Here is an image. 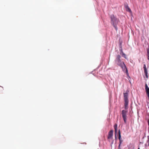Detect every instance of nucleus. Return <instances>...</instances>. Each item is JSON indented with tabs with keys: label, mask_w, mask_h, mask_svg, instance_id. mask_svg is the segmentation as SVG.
<instances>
[{
	"label": "nucleus",
	"mask_w": 149,
	"mask_h": 149,
	"mask_svg": "<svg viewBox=\"0 0 149 149\" xmlns=\"http://www.w3.org/2000/svg\"><path fill=\"white\" fill-rule=\"evenodd\" d=\"M124 100L125 101L124 106L125 110H123L122 111L121 114L124 123H126L127 119V114L128 112L127 110L128 109L129 100L128 99V93L127 92L123 93Z\"/></svg>",
	"instance_id": "1"
},
{
	"label": "nucleus",
	"mask_w": 149,
	"mask_h": 149,
	"mask_svg": "<svg viewBox=\"0 0 149 149\" xmlns=\"http://www.w3.org/2000/svg\"><path fill=\"white\" fill-rule=\"evenodd\" d=\"M111 18V23L113 25L116 30L117 29L116 25L118 22V19L115 17L113 15H111L110 16Z\"/></svg>",
	"instance_id": "2"
},
{
	"label": "nucleus",
	"mask_w": 149,
	"mask_h": 149,
	"mask_svg": "<svg viewBox=\"0 0 149 149\" xmlns=\"http://www.w3.org/2000/svg\"><path fill=\"white\" fill-rule=\"evenodd\" d=\"M120 56L119 55H117L116 59L115 60L117 65L119 66L124 63L123 62L121 61L120 59Z\"/></svg>",
	"instance_id": "3"
},
{
	"label": "nucleus",
	"mask_w": 149,
	"mask_h": 149,
	"mask_svg": "<svg viewBox=\"0 0 149 149\" xmlns=\"http://www.w3.org/2000/svg\"><path fill=\"white\" fill-rule=\"evenodd\" d=\"M113 131L112 130H110L109 132L108 136L107 138L108 139H111L113 136Z\"/></svg>",
	"instance_id": "4"
},
{
	"label": "nucleus",
	"mask_w": 149,
	"mask_h": 149,
	"mask_svg": "<svg viewBox=\"0 0 149 149\" xmlns=\"http://www.w3.org/2000/svg\"><path fill=\"white\" fill-rule=\"evenodd\" d=\"M143 68L146 77L147 79L148 78V72L146 66L145 64H144L143 65Z\"/></svg>",
	"instance_id": "5"
},
{
	"label": "nucleus",
	"mask_w": 149,
	"mask_h": 149,
	"mask_svg": "<svg viewBox=\"0 0 149 149\" xmlns=\"http://www.w3.org/2000/svg\"><path fill=\"white\" fill-rule=\"evenodd\" d=\"M119 66L121 67L123 71L125 70L127 72V70L126 67L124 63H123V64L120 65Z\"/></svg>",
	"instance_id": "6"
},
{
	"label": "nucleus",
	"mask_w": 149,
	"mask_h": 149,
	"mask_svg": "<svg viewBox=\"0 0 149 149\" xmlns=\"http://www.w3.org/2000/svg\"><path fill=\"white\" fill-rule=\"evenodd\" d=\"M118 139L119 140V144L121 145L123 142V140L121 139V135L120 130H118Z\"/></svg>",
	"instance_id": "7"
},
{
	"label": "nucleus",
	"mask_w": 149,
	"mask_h": 149,
	"mask_svg": "<svg viewBox=\"0 0 149 149\" xmlns=\"http://www.w3.org/2000/svg\"><path fill=\"white\" fill-rule=\"evenodd\" d=\"M117 124L116 123L115 124V125H114V128L115 130V139H116V134L117 132Z\"/></svg>",
	"instance_id": "8"
},
{
	"label": "nucleus",
	"mask_w": 149,
	"mask_h": 149,
	"mask_svg": "<svg viewBox=\"0 0 149 149\" xmlns=\"http://www.w3.org/2000/svg\"><path fill=\"white\" fill-rule=\"evenodd\" d=\"M147 56L148 59L149 60V48L148 47L147 49Z\"/></svg>",
	"instance_id": "9"
},
{
	"label": "nucleus",
	"mask_w": 149,
	"mask_h": 149,
	"mask_svg": "<svg viewBox=\"0 0 149 149\" xmlns=\"http://www.w3.org/2000/svg\"><path fill=\"white\" fill-rule=\"evenodd\" d=\"M127 8L128 11L129 12H131V10L129 8L128 6H127Z\"/></svg>",
	"instance_id": "10"
},
{
	"label": "nucleus",
	"mask_w": 149,
	"mask_h": 149,
	"mask_svg": "<svg viewBox=\"0 0 149 149\" xmlns=\"http://www.w3.org/2000/svg\"><path fill=\"white\" fill-rule=\"evenodd\" d=\"M122 56L124 57L125 58H127V57L126 56V54L124 53H123V54L122 55Z\"/></svg>",
	"instance_id": "11"
},
{
	"label": "nucleus",
	"mask_w": 149,
	"mask_h": 149,
	"mask_svg": "<svg viewBox=\"0 0 149 149\" xmlns=\"http://www.w3.org/2000/svg\"><path fill=\"white\" fill-rule=\"evenodd\" d=\"M120 145H120V144H119V146H118V149H121V148H120Z\"/></svg>",
	"instance_id": "12"
},
{
	"label": "nucleus",
	"mask_w": 149,
	"mask_h": 149,
	"mask_svg": "<svg viewBox=\"0 0 149 149\" xmlns=\"http://www.w3.org/2000/svg\"><path fill=\"white\" fill-rule=\"evenodd\" d=\"M120 52H123V49H122V48H121L120 50Z\"/></svg>",
	"instance_id": "13"
},
{
	"label": "nucleus",
	"mask_w": 149,
	"mask_h": 149,
	"mask_svg": "<svg viewBox=\"0 0 149 149\" xmlns=\"http://www.w3.org/2000/svg\"><path fill=\"white\" fill-rule=\"evenodd\" d=\"M123 53H124L123 52H120V54L121 55H122L123 54Z\"/></svg>",
	"instance_id": "14"
},
{
	"label": "nucleus",
	"mask_w": 149,
	"mask_h": 149,
	"mask_svg": "<svg viewBox=\"0 0 149 149\" xmlns=\"http://www.w3.org/2000/svg\"><path fill=\"white\" fill-rule=\"evenodd\" d=\"M138 149H140V148H139Z\"/></svg>",
	"instance_id": "15"
}]
</instances>
